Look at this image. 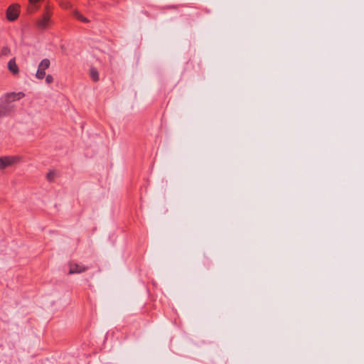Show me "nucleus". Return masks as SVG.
<instances>
[{
	"label": "nucleus",
	"mask_w": 364,
	"mask_h": 364,
	"mask_svg": "<svg viewBox=\"0 0 364 364\" xmlns=\"http://www.w3.org/2000/svg\"><path fill=\"white\" fill-rule=\"evenodd\" d=\"M52 14L49 11L43 13L42 16L37 20V26L39 29H46L51 24Z\"/></svg>",
	"instance_id": "obj_2"
},
{
	"label": "nucleus",
	"mask_w": 364,
	"mask_h": 364,
	"mask_svg": "<svg viewBox=\"0 0 364 364\" xmlns=\"http://www.w3.org/2000/svg\"><path fill=\"white\" fill-rule=\"evenodd\" d=\"M18 16V6L11 5L6 10V18L9 21H15Z\"/></svg>",
	"instance_id": "obj_6"
},
{
	"label": "nucleus",
	"mask_w": 364,
	"mask_h": 364,
	"mask_svg": "<svg viewBox=\"0 0 364 364\" xmlns=\"http://www.w3.org/2000/svg\"><path fill=\"white\" fill-rule=\"evenodd\" d=\"M8 68L14 75L18 74L19 72L18 67L14 58H12L9 61Z\"/></svg>",
	"instance_id": "obj_7"
},
{
	"label": "nucleus",
	"mask_w": 364,
	"mask_h": 364,
	"mask_svg": "<svg viewBox=\"0 0 364 364\" xmlns=\"http://www.w3.org/2000/svg\"><path fill=\"white\" fill-rule=\"evenodd\" d=\"M73 15L79 21L84 22V23H88L90 21L84 17L78 11L74 10L73 11Z\"/></svg>",
	"instance_id": "obj_8"
},
{
	"label": "nucleus",
	"mask_w": 364,
	"mask_h": 364,
	"mask_svg": "<svg viewBox=\"0 0 364 364\" xmlns=\"http://www.w3.org/2000/svg\"><path fill=\"white\" fill-rule=\"evenodd\" d=\"M50 62L49 59H43L38 65L36 77L38 80H42L46 76V70L50 67Z\"/></svg>",
	"instance_id": "obj_3"
},
{
	"label": "nucleus",
	"mask_w": 364,
	"mask_h": 364,
	"mask_svg": "<svg viewBox=\"0 0 364 364\" xmlns=\"http://www.w3.org/2000/svg\"><path fill=\"white\" fill-rule=\"evenodd\" d=\"M68 266L69 268V274H80L86 272L89 269L88 267L77 263L73 261L70 262L68 264Z\"/></svg>",
	"instance_id": "obj_4"
},
{
	"label": "nucleus",
	"mask_w": 364,
	"mask_h": 364,
	"mask_svg": "<svg viewBox=\"0 0 364 364\" xmlns=\"http://www.w3.org/2000/svg\"><path fill=\"white\" fill-rule=\"evenodd\" d=\"M19 159L16 156H6L0 157V170L11 166L17 163Z\"/></svg>",
	"instance_id": "obj_5"
},
{
	"label": "nucleus",
	"mask_w": 364,
	"mask_h": 364,
	"mask_svg": "<svg viewBox=\"0 0 364 364\" xmlns=\"http://www.w3.org/2000/svg\"><path fill=\"white\" fill-rule=\"evenodd\" d=\"M25 96L23 92H9L2 95L0 98V118L11 115L16 110L14 102L21 100Z\"/></svg>",
	"instance_id": "obj_1"
},
{
	"label": "nucleus",
	"mask_w": 364,
	"mask_h": 364,
	"mask_svg": "<svg viewBox=\"0 0 364 364\" xmlns=\"http://www.w3.org/2000/svg\"><path fill=\"white\" fill-rule=\"evenodd\" d=\"M10 48L8 46H4L0 48V57L6 56L10 53Z\"/></svg>",
	"instance_id": "obj_10"
},
{
	"label": "nucleus",
	"mask_w": 364,
	"mask_h": 364,
	"mask_svg": "<svg viewBox=\"0 0 364 364\" xmlns=\"http://www.w3.org/2000/svg\"><path fill=\"white\" fill-rule=\"evenodd\" d=\"M45 77L47 84H50L53 82V77L51 75H48Z\"/></svg>",
	"instance_id": "obj_12"
},
{
	"label": "nucleus",
	"mask_w": 364,
	"mask_h": 364,
	"mask_svg": "<svg viewBox=\"0 0 364 364\" xmlns=\"http://www.w3.org/2000/svg\"><path fill=\"white\" fill-rule=\"evenodd\" d=\"M90 77L91 78L94 80V81H98L99 80V74H98V72L96 68H90Z\"/></svg>",
	"instance_id": "obj_9"
},
{
	"label": "nucleus",
	"mask_w": 364,
	"mask_h": 364,
	"mask_svg": "<svg viewBox=\"0 0 364 364\" xmlns=\"http://www.w3.org/2000/svg\"><path fill=\"white\" fill-rule=\"evenodd\" d=\"M55 177V173L54 171H49L46 175V178L48 181H53Z\"/></svg>",
	"instance_id": "obj_11"
}]
</instances>
